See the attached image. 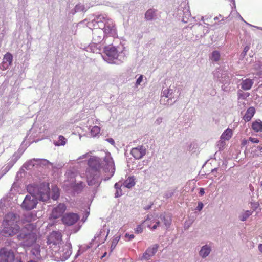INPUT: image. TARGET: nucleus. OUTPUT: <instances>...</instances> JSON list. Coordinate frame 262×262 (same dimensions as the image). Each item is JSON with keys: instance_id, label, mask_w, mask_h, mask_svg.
<instances>
[{"instance_id": "nucleus-1", "label": "nucleus", "mask_w": 262, "mask_h": 262, "mask_svg": "<svg viewBox=\"0 0 262 262\" xmlns=\"http://www.w3.org/2000/svg\"><path fill=\"white\" fill-rule=\"evenodd\" d=\"M27 190L30 195L25 196L21 204L22 208L26 210L35 208L38 200L46 202L50 199V188L48 183L31 184L27 186Z\"/></svg>"}, {"instance_id": "nucleus-2", "label": "nucleus", "mask_w": 262, "mask_h": 262, "mask_svg": "<svg viewBox=\"0 0 262 262\" xmlns=\"http://www.w3.org/2000/svg\"><path fill=\"white\" fill-rule=\"evenodd\" d=\"M88 165L90 168L86 172H101V169L106 174L104 176L103 180H108L113 176L115 172L114 161L111 156L107 154L104 157L103 161L101 162L100 159L97 158H90L88 161Z\"/></svg>"}, {"instance_id": "nucleus-3", "label": "nucleus", "mask_w": 262, "mask_h": 262, "mask_svg": "<svg viewBox=\"0 0 262 262\" xmlns=\"http://www.w3.org/2000/svg\"><path fill=\"white\" fill-rule=\"evenodd\" d=\"M35 227L33 224H27L20 230L17 237L23 247H31L36 242V234L33 232Z\"/></svg>"}, {"instance_id": "nucleus-4", "label": "nucleus", "mask_w": 262, "mask_h": 262, "mask_svg": "<svg viewBox=\"0 0 262 262\" xmlns=\"http://www.w3.org/2000/svg\"><path fill=\"white\" fill-rule=\"evenodd\" d=\"M57 250H53L52 254L57 261H65L68 259L72 254V246L71 244H66L59 247Z\"/></svg>"}, {"instance_id": "nucleus-5", "label": "nucleus", "mask_w": 262, "mask_h": 262, "mask_svg": "<svg viewBox=\"0 0 262 262\" xmlns=\"http://www.w3.org/2000/svg\"><path fill=\"white\" fill-rule=\"evenodd\" d=\"M88 184L90 186L98 187L100 185L101 180H103L104 176L101 179V172H86Z\"/></svg>"}, {"instance_id": "nucleus-6", "label": "nucleus", "mask_w": 262, "mask_h": 262, "mask_svg": "<svg viewBox=\"0 0 262 262\" xmlns=\"http://www.w3.org/2000/svg\"><path fill=\"white\" fill-rule=\"evenodd\" d=\"M4 228L1 234L5 237L12 236L16 233H19L21 229L18 225H3Z\"/></svg>"}, {"instance_id": "nucleus-7", "label": "nucleus", "mask_w": 262, "mask_h": 262, "mask_svg": "<svg viewBox=\"0 0 262 262\" xmlns=\"http://www.w3.org/2000/svg\"><path fill=\"white\" fill-rule=\"evenodd\" d=\"M14 254L11 250L2 248L0 250V262H13L14 260Z\"/></svg>"}, {"instance_id": "nucleus-8", "label": "nucleus", "mask_w": 262, "mask_h": 262, "mask_svg": "<svg viewBox=\"0 0 262 262\" xmlns=\"http://www.w3.org/2000/svg\"><path fill=\"white\" fill-rule=\"evenodd\" d=\"M79 219V216L74 213H68L65 214L62 218L63 223L67 226H72L75 224Z\"/></svg>"}, {"instance_id": "nucleus-9", "label": "nucleus", "mask_w": 262, "mask_h": 262, "mask_svg": "<svg viewBox=\"0 0 262 262\" xmlns=\"http://www.w3.org/2000/svg\"><path fill=\"white\" fill-rule=\"evenodd\" d=\"M62 235L59 231H53L48 236L47 243L48 245L52 244L55 247L59 244L61 241Z\"/></svg>"}, {"instance_id": "nucleus-10", "label": "nucleus", "mask_w": 262, "mask_h": 262, "mask_svg": "<svg viewBox=\"0 0 262 262\" xmlns=\"http://www.w3.org/2000/svg\"><path fill=\"white\" fill-rule=\"evenodd\" d=\"M19 220V216L15 213L9 212L4 218L3 224L10 225H18L17 224Z\"/></svg>"}, {"instance_id": "nucleus-11", "label": "nucleus", "mask_w": 262, "mask_h": 262, "mask_svg": "<svg viewBox=\"0 0 262 262\" xmlns=\"http://www.w3.org/2000/svg\"><path fill=\"white\" fill-rule=\"evenodd\" d=\"M31 253L33 259L36 260H40L45 256L43 251H41L40 246L39 245H35L32 247Z\"/></svg>"}, {"instance_id": "nucleus-12", "label": "nucleus", "mask_w": 262, "mask_h": 262, "mask_svg": "<svg viewBox=\"0 0 262 262\" xmlns=\"http://www.w3.org/2000/svg\"><path fill=\"white\" fill-rule=\"evenodd\" d=\"M158 247L159 245L158 244H155L152 246L148 247L143 254L141 259L142 260L150 259V258L157 252Z\"/></svg>"}, {"instance_id": "nucleus-13", "label": "nucleus", "mask_w": 262, "mask_h": 262, "mask_svg": "<svg viewBox=\"0 0 262 262\" xmlns=\"http://www.w3.org/2000/svg\"><path fill=\"white\" fill-rule=\"evenodd\" d=\"M66 206L63 203H60L57 207L53 208L51 214V217L56 219L60 217L64 212Z\"/></svg>"}, {"instance_id": "nucleus-14", "label": "nucleus", "mask_w": 262, "mask_h": 262, "mask_svg": "<svg viewBox=\"0 0 262 262\" xmlns=\"http://www.w3.org/2000/svg\"><path fill=\"white\" fill-rule=\"evenodd\" d=\"M130 153L136 159H141L146 154V149L143 146L133 148Z\"/></svg>"}, {"instance_id": "nucleus-15", "label": "nucleus", "mask_w": 262, "mask_h": 262, "mask_svg": "<svg viewBox=\"0 0 262 262\" xmlns=\"http://www.w3.org/2000/svg\"><path fill=\"white\" fill-rule=\"evenodd\" d=\"M104 53L108 59L111 60L117 59L118 56V51L115 47H106L104 49Z\"/></svg>"}, {"instance_id": "nucleus-16", "label": "nucleus", "mask_w": 262, "mask_h": 262, "mask_svg": "<svg viewBox=\"0 0 262 262\" xmlns=\"http://www.w3.org/2000/svg\"><path fill=\"white\" fill-rule=\"evenodd\" d=\"M160 220H165L163 225L165 226L166 228H168L170 227L171 223V219L169 214L164 212L160 215L159 217Z\"/></svg>"}, {"instance_id": "nucleus-17", "label": "nucleus", "mask_w": 262, "mask_h": 262, "mask_svg": "<svg viewBox=\"0 0 262 262\" xmlns=\"http://www.w3.org/2000/svg\"><path fill=\"white\" fill-rule=\"evenodd\" d=\"M36 215L32 212H27L24 214L22 221L23 223L31 224L36 219Z\"/></svg>"}, {"instance_id": "nucleus-18", "label": "nucleus", "mask_w": 262, "mask_h": 262, "mask_svg": "<svg viewBox=\"0 0 262 262\" xmlns=\"http://www.w3.org/2000/svg\"><path fill=\"white\" fill-rule=\"evenodd\" d=\"M211 251V249L210 246L208 245H205L202 247L200 251H199V255L202 258H206L209 255Z\"/></svg>"}, {"instance_id": "nucleus-19", "label": "nucleus", "mask_w": 262, "mask_h": 262, "mask_svg": "<svg viewBox=\"0 0 262 262\" xmlns=\"http://www.w3.org/2000/svg\"><path fill=\"white\" fill-rule=\"evenodd\" d=\"M253 83L252 79L247 78L243 80L241 83V88L244 90H249L252 88Z\"/></svg>"}, {"instance_id": "nucleus-20", "label": "nucleus", "mask_w": 262, "mask_h": 262, "mask_svg": "<svg viewBox=\"0 0 262 262\" xmlns=\"http://www.w3.org/2000/svg\"><path fill=\"white\" fill-rule=\"evenodd\" d=\"M121 184L127 188H131L135 185V178L134 176L129 177L123 182H121Z\"/></svg>"}, {"instance_id": "nucleus-21", "label": "nucleus", "mask_w": 262, "mask_h": 262, "mask_svg": "<svg viewBox=\"0 0 262 262\" xmlns=\"http://www.w3.org/2000/svg\"><path fill=\"white\" fill-rule=\"evenodd\" d=\"M105 25V27L103 29L104 32L106 34H111L114 28L112 21L107 19Z\"/></svg>"}, {"instance_id": "nucleus-22", "label": "nucleus", "mask_w": 262, "mask_h": 262, "mask_svg": "<svg viewBox=\"0 0 262 262\" xmlns=\"http://www.w3.org/2000/svg\"><path fill=\"white\" fill-rule=\"evenodd\" d=\"M37 159H32L26 162L24 165L23 167L26 169H31L34 167L35 165H37Z\"/></svg>"}, {"instance_id": "nucleus-23", "label": "nucleus", "mask_w": 262, "mask_h": 262, "mask_svg": "<svg viewBox=\"0 0 262 262\" xmlns=\"http://www.w3.org/2000/svg\"><path fill=\"white\" fill-rule=\"evenodd\" d=\"M122 186V184H121V181H119L116 183L114 187L116 189V192L115 193V198H117L120 196H121L123 193L122 192L121 187Z\"/></svg>"}, {"instance_id": "nucleus-24", "label": "nucleus", "mask_w": 262, "mask_h": 262, "mask_svg": "<svg viewBox=\"0 0 262 262\" xmlns=\"http://www.w3.org/2000/svg\"><path fill=\"white\" fill-rule=\"evenodd\" d=\"M232 134V129L228 128L223 133L221 139L224 140H229L231 138Z\"/></svg>"}, {"instance_id": "nucleus-25", "label": "nucleus", "mask_w": 262, "mask_h": 262, "mask_svg": "<svg viewBox=\"0 0 262 262\" xmlns=\"http://www.w3.org/2000/svg\"><path fill=\"white\" fill-rule=\"evenodd\" d=\"M23 152L19 150L15 152L12 156L11 160L9 161L10 163H12L13 165L17 161V160L20 158L22 155Z\"/></svg>"}, {"instance_id": "nucleus-26", "label": "nucleus", "mask_w": 262, "mask_h": 262, "mask_svg": "<svg viewBox=\"0 0 262 262\" xmlns=\"http://www.w3.org/2000/svg\"><path fill=\"white\" fill-rule=\"evenodd\" d=\"M107 19L105 18L103 16H99L97 17L96 19V23L97 24L98 27L103 30L104 28L105 27V24Z\"/></svg>"}, {"instance_id": "nucleus-27", "label": "nucleus", "mask_w": 262, "mask_h": 262, "mask_svg": "<svg viewBox=\"0 0 262 262\" xmlns=\"http://www.w3.org/2000/svg\"><path fill=\"white\" fill-rule=\"evenodd\" d=\"M156 12L154 9H148L145 14V18L147 20H152L155 16Z\"/></svg>"}, {"instance_id": "nucleus-28", "label": "nucleus", "mask_w": 262, "mask_h": 262, "mask_svg": "<svg viewBox=\"0 0 262 262\" xmlns=\"http://www.w3.org/2000/svg\"><path fill=\"white\" fill-rule=\"evenodd\" d=\"M13 166V165L12 164V163H10L9 162H8V163L2 168L1 170L0 171V179L3 176L6 174L7 172L9 171V170Z\"/></svg>"}, {"instance_id": "nucleus-29", "label": "nucleus", "mask_w": 262, "mask_h": 262, "mask_svg": "<svg viewBox=\"0 0 262 262\" xmlns=\"http://www.w3.org/2000/svg\"><path fill=\"white\" fill-rule=\"evenodd\" d=\"M252 128L256 132L262 130V121L260 120H256L255 122H253Z\"/></svg>"}, {"instance_id": "nucleus-30", "label": "nucleus", "mask_w": 262, "mask_h": 262, "mask_svg": "<svg viewBox=\"0 0 262 262\" xmlns=\"http://www.w3.org/2000/svg\"><path fill=\"white\" fill-rule=\"evenodd\" d=\"M67 140L63 136L60 135L57 141H54V144L55 146H63L67 143Z\"/></svg>"}, {"instance_id": "nucleus-31", "label": "nucleus", "mask_w": 262, "mask_h": 262, "mask_svg": "<svg viewBox=\"0 0 262 262\" xmlns=\"http://www.w3.org/2000/svg\"><path fill=\"white\" fill-rule=\"evenodd\" d=\"M252 214V211L250 210H247L242 212L238 216V218L241 221H245Z\"/></svg>"}, {"instance_id": "nucleus-32", "label": "nucleus", "mask_w": 262, "mask_h": 262, "mask_svg": "<svg viewBox=\"0 0 262 262\" xmlns=\"http://www.w3.org/2000/svg\"><path fill=\"white\" fill-rule=\"evenodd\" d=\"M13 61V56L12 55L9 53L7 52L4 56L3 58V62H6L9 65H11Z\"/></svg>"}, {"instance_id": "nucleus-33", "label": "nucleus", "mask_w": 262, "mask_h": 262, "mask_svg": "<svg viewBox=\"0 0 262 262\" xmlns=\"http://www.w3.org/2000/svg\"><path fill=\"white\" fill-rule=\"evenodd\" d=\"M251 154L252 156L254 157L255 156H258L260 152H262V147L260 146H253L251 147Z\"/></svg>"}, {"instance_id": "nucleus-34", "label": "nucleus", "mask_w": 262, "mask_h": 262, "mask_svg": "<svg viewBox=\"0 0 262 262\" xmlns=\"http://www.w3.org/2000/svg\"><path fill=\"white\" fill-rule=\"evenodd\" d=\"M83 187V186L82 182L78 183L73 186V190L74 192L78 193L81 191Z\"/></svg>"}, {"instance_id": "nucleus-35", "label": "nucleus", "mask_w": 262, "mask_h": 262, "mask_svg": "<svg viewBox=\"0 0 262 262\" xmlns=\"http://www.w3.org/2000/svg\"><path fill=\"white\" fill-rule=\"evenodd\" d=\"M211 59L213 61H218L220 59V54L217 51H213L211 54Z\"/></svg>"}, {"instance_id": "nucleus-36", "label": "nucleus", "mask_w": 262, "mask_h": 262, "mask_svg": "<svg viewBox=\"0 0 262 262\" xmlns=\"http://www.w3.org/2000/svg\"><path fill=\"white\" fill-rule=\"evenodd\" d=\"M100 131V128L97 126H93L91 129V135L94 137L99 134Z\"/></svg>"}, {"instance_id": "nucleus-37", "label": "nucleus", "mask_w": 262, "mask_h": 262, "mask_svg": "<svg viewBox=\"0 0 262 262\" xmlns=\"http://www.w3.org/2000/svg\"><path fill=\"white\" fill-rule=\"evenodd\" d=\"M120 238V236H117L114 238L111 243V246L110 248L111 251H112L114 249L117 243H118Z\"/></svg>"}, {"instance_id": "nucleus-38", "label": "nucleus", "mask_w": 262, "mask_h": 262, "mask_svg": "<svg viewBox=\"0 0 262 262\" xmlns=\"http://www.w3.org/2000/svg\"><path fill=\"white\" fill-rule=\"evenodd\" d=\"M60 195L59 189L55 188L52 189V198L54 200H56L58 199Z\"/></svg>"}, {"instance_id": "nucleus-39", "label": "nucleus", "mask_w": 262, "mask_h": 262, "mask_svg": "<svg viewBox=\"0 0 262 262\" xmlns=\"http://www.w3.org/2000/svg\"><path fill=\"white\" fill-rule=\"evenodd\" d=\"M250 95L249 93H244L242 91H238V96L239 98H242L243 99H246L247 97H248Z\"/></svg>"}, {"instance_id": "nucleus-40", "label": "nucleus", "mask_w": 262, "mask_h": 262, "mask_svg": "<svg viewBox=\"0 0 262 262\" xmlns=\"http://www.w3.org/2000/svg\"><path fill=\"white\" fill-rule=\"evenodd\" d=\"M49 163V161L46 159H37V165H43L46 166Z\"/></svg>"}, {"instance_id": "nucleus-41", "label": "nucleus", "mask_w": 262, "mask_h": 262, "mask_svg": "<svg viewBox=\"0 0 262 262\" xmlns=\"http://www.w3.org/2000/svg\"><path fill=\"white\" fill-rule=\"evenodd\" d=\"M224 140H220L217 144V146L219 148V150H222L225 145V142Z\"/></svg>"}, {"instance_id": "nucleus-42", "label": "nucleus", "mask_w": 262, "mask_h": 262, "mask_svg": "<svg viewBox=\"0 0 262 262\" xmlns=\"http://www.w3.org/2000/svg\"><path fill=\"white\" fill-rule=\"evenodd\" d=\"M174 194V191L173 190H168L165 192L164 194V197L168 199L171 197Z\"/></svg>"}, {"instance_id": "nucleus-43", "label": "nucleus", "mask_w": 262, "mask_h": 262, "mask_svg": "<svg viewBox=\"0 0 262 262\" xmlns=\"http://www.w3.org/2000/svg\"><path fill=\"white\" fill-rule=\"evenodd\" d=\"M255 113V108L254 107H250L247 111L246 115H254Z\"/></svg>"}, {"instance_id": "nucleus-44", "label": "nucleus", "mask_w": 262, "mask_h": 262, "mask_svg": "<svg viewBox=\"0 0 262 262\" xmlns=\"http://www.w3.org/2000/svg\"><path fill=\"white\" fill-rule=\"evenodd\" d=\"M143 232V228L141 225H138L135 229V233L137 234L141 233Z\"/></svg>"}, {"instance_id": "nucleus-45", "label": "nucleus", "mask_w": 262, "mask_h": 262, "mask_svg": "<svg viewBox=\"0 0 262 262\" xmlns=\"http://www.w3.org/2000/svg\"><path fill=\"white\" fill-rule=\"evenodd\" d=\"M249 143H250V142L254 143H258L259 142V141L258 139H257L256 138H253V137H250L249 138Z\"/></svg>"}, {"instance_id": "nucleus-46", "label": "nucleus", "mask_w": 262, "mask_h": 262, "mask_svg": "<svg viewBox=\"0 0 262 262\" xmlns=\"http://www.w3.org/2000/svg\"><path fill=\"white\" fill-rule=\"evenodd\" d=\"M143 80V75H141L137 79L136 82V86H138L141 83V82Z\"/></svg>"}, {"instance_id": "nucleus-47", "label": "nucleus", "mask_w": 262, "mask_h": 262, "mask_svg": "<svg viewBox=\"0 0 262 262\" xmlns=\"http://www.w3.org/2000/svg\"><path fill=\"white\" fill-rule=\"evenodd\" d=\"M203 206H204L203 203L202 202H199L198 203V205L196 208V210L200 211L203 209Z\"/></svg>"}, {"instance_id": "nucleus-48", "label": "nucleus", "mask_w": 262, "mask_h": 262, "mask_svg": "<svg viewBox=\"0 0 262 262\" xmlns=\"http://www.w3.org/2000/svg\"><path fill=\"white\" fill-rule=\"evenodd\" d=\"M11 65H9V64L6 63V62H2V67H1V69L3 70H6L8 68V67L9 66H10Z\"/></svg>"}, {"instance_id": "nucleus-49", "label": "nucleus", "mask_w": 262, "mask_h": 262, "mask_svg": "<svg viewBox=\"0 0 262 262\" xmlns=\"http://www.w3.org/2000/svg\"><path fill=\"white\" fill-rule=\"evenodd\" d=\"M125 237L128 238V240L130 241L134 238V235L133 234H130L128 233H126L125 235Z\"/></svg>"}, {"instance_id": "nucleus-50", "label": "nucleus", "mask_w": 262, "mask_h": 262, "mask_svg": "<svg viewBox=\"0 0 262 262\" xmlns=\"http://www.w3.org/2000/svg\"><path fill=\"white\" fill-rule=\"evenodd\" d=\"M161 225V224L160 223V220H158L156 222V224L152 226V229L155 230V229H156L157 228V227L160 226Z\"/></svg>"}, {"instance_id": "nucleus-51", "label": "nucleus", "mask_w": 262, "mask_h": 262, "mask_svg": "<svg viewBox=\"0 0 262 262\" xmlns=\"http://www.w3.org/2000/svg\"><path fill=\"white\" fill-rule=\"evenodd\" d=\"M104 234H105V230L104 229H101L100 231V233L97 235H95L94 237V238L96 239L97 237L101 236L102 234H103V235H104Z\"/></svg>"}, {"instance_id": "nucleus-52", "label": "nucleus", "mask_w": 262, "mask_h": 262, "mask_svg": "<svg viewBox=\"0 0 262 262\" xmlns=\"http://www.w3.org/2000/svg\"><path fill=\"white\" fill-rule=\"evenodd\" d=\"M242 144V145L243 146L247 145V146H250L251 147V146L250 145V143H249V139L248 140H243Z\"/></svg>"}, {"instance_id": "nucleus-53", "label": "nucleus", "mask_w": 262, "mask_h": 262, "mask_svg": "<svg viewBox=\"0 0 262 262\" xmlns=\"http://www.w3.org/2000/svg\"><path fill=\"white\" fill-rule=\"evenodd\" d=\"M199 193L200 195L203 196L205 193L204 189L203 188H200Z\"/></svg>"}, {"instance_id": "nucleus-54", "label": "nucleus", "mask_w": 262, "mask_h": 262, "mask_svg": "<svg viewBox=\"0 0 262 262\" xmlns=\"http://www.w3.org/2000/svg\"><path fill=\"white\" fill-rule=\"evenodd\" d=\"M253 116H243V119L245 120L249 121Z\"/></svg>"}, {"instance_id": "nucleus-55", "label": "nucleus", "mask_w": 262, "mask_h": 262, "mask_svg": "<svg viewBox=\"0 0 262 262\" xmlns=\"http://www.w3.org/2000/svg\"><path fill=\"white\" fill-rule=\"evenodd\" d=\"M106 141L113 145L115 144V141L113 138H108Z\"/></svg>"}, {"instance_id": "nucleus-56", "label": "nucleus", "mask_w": 262, "mask_h": 262, "mask_svg": "<svg viewBox=\"0 0 262 262\" xmlns=\"http://www.w3.org/2000/svg\"><path fill=\"white\" fill-rule=\"evenodd\" d=\"M162 121V118L161 117H159L155 121V123L157 125L160 124Z\"/></svg>"}, {"instance_id": "nucleus-57", "label": "nucleus", "mask_w": 262, "mask_h": 262, "mask_svg": "<svg viewBox=\"0 0 262 262\" xmlns=\"http://www.w3.org/2000/svg\"><path fill=\"white\" fill-rule=\"evenodd\" d=\"M153 203H151L150 205H147L144 207V210H149L151 208V206H152Z\"/></svg>"}, {"instance_id": "nucleus-58", "label": "nucleus", "mask_w": 262, "mask_h": 262, "mask_svg": "<svg viewBox=\"0 0 262 262\" xmlns=\"http://www.w3.org/2000/svg\"><path fill=\"white\" fill-rule=\"evenodd\" d=\"M195 145L191 143L190 145L189 146V150L190 151H193V149L194 148Z\"/></svg>"}, {"instance_id": "nucleus-59", "label": "nucleus", "mask_w": 262, "mask_h": 262, "mask_svg": "<svg viewBox=\"0 0 262 262\" xmlns=\"http://www.w3.org/2000/svg\"><path fill=\"white\" fill-rule=\"evenodd\" d=\"M258 250L259 251L262 253V244H260L258 246Z\"/></svg>"}, {"instance_id": "nucleus-60", "label": "nucleus", "mask_w": 262, "mask_h": 262, "mask_svg": "<svg viewBox=\"0 0 262 262\" xmlns=\"http://www.w3.org/2000/svg\"><path fill=\"white\" fill-rule=\"evenodd\" d=\"M8 245H10V246H12V244H15L13 241H11V240L9 241L8 242Z\"/></svg>"}, {"instance_id": "nucleus-61", "label": "nucleus", "mask_w": 262, "mask_h": 262, "mask_svg": "<svg viewBox=\"0 0 262 262\" xmlns=\"http://www.w3.org/2000/svg\"><path fill=\"white\" fill-rule=\"evenodd\" d=\"M217 170V168H215L214 169H213L211 171V172L213 173L214 172H216Z\"/></svg>"}, {"instance_id": "nucleus-62", "label": "nucleus", "mask_w": 262, "mask_h": 262, "mask_svg": "<svg viewBox=\"0 0 262 262\" xmlns=\"http://www.w3.org/2000/svg\"><path fill=\"white\" fill-rule=\"evenodd\" d=\"M151 219L150 215H148L146 218V220H150Z\"/></svg>"}, {"instance_id": "nucleus-63", "label": "nucleus", "mask_w": 262, "mask_h": 262, "mask_svg": "<svg viewBox=\"0 0 262 262\" xmlns=\"http://www.w3.org/2000/svg\"><path fill=\"white\" fill-rule=\"evenodd\" d=\"M254 207H255V208L256 209V208L257 207V204H255L254 205Z\"/></svg>"}, {"instance_id": "nucleus-64", "label": "nucleus", "mask_w": 262, "mask_h": 262, "mask_svg": "<svg viewBox=\"0 0 262 262\" xmlns=\"http://www.w3.org/2000/svg\"><path fill=\"white\" fill-rule=\"evenodd\" d=\"M260 188H261V190H262V181L260 182Z\"/></svg>"}]
</instances>
